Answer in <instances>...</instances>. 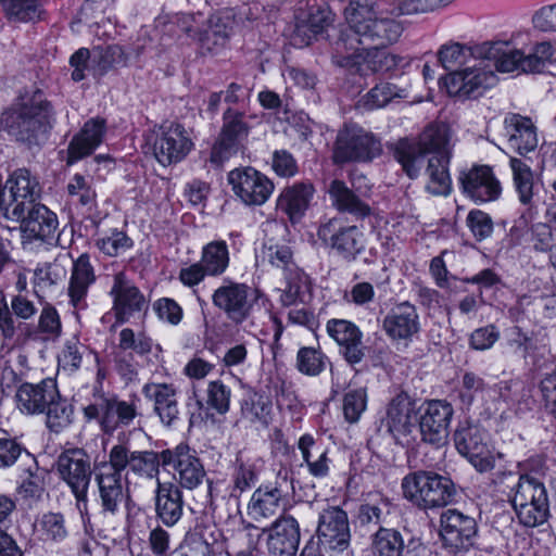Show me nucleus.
Masks as SVG:
<instances>
[{
    "mask_svg": "<svg viewBox=\"0 0 556 556\" xmlns=\"http://www.w3.org/2000/svg\"><path fill=\"white\" fill-rule=\"evenodd\" d=\"M138 399L122 401L117 397H103L99 403L84 408L88 420L97 419L103 432L112 434L121 426H129L138 416Z\"/></svg>",
    "mask_w": 556,
    "mask_h": 556,
    "instance_id": "obj_13",
    "label": "nucleus"
},
{
    "mask_svg": "<svg viewBox=\"0 0 556 556\" xmlns=\"http://www.w3.org/2000/svg\"><path fill=\"white\" fill-rule=\"evenodd\" d=\"M326 330L348 363L357 364L364 358L363 332L354 323L333 318L327 321Z\"/></svg>",
    "mask_w": 556,
    "mask_h": 556,
    "instance_id": "obj_25",
    "label": "nucleus"
},
{
    "mask_svg": "<svg viewBox=\"0 0 556 556\" xmlns=\"http://www.w3.org/2000/svg\"><path fill=\"white\" fill-rule=\"evenodd\" d=\"M270 402L260 395H254L245 400L241 406L243 419L253 425L266 427L270 421Z\"/></svg>",
    "mask_w": 556,
    "mask_h": 556,
    "instance_id": "obj_58",
    "label": "nucleus"
},
{
    "mask_svg": "<svg viewBox=\"0 0 556 556\" xmlns=\"http://www.w3.org/2000/svg\"><path fill=\"white\" fill-rule=\"evenodd\" d=\"M109 294L112 298V311L118 324L127 323L148 309L146 296L124 273L113 276Z\"/></svg>",
    "mask_w": 556,
    "mask_h": 556,
    "instance_id": "obj_16",
    "label": "nucleus"
},
{
    "mask_svg": "<svg viewBox=\"0 0 556 556\" xmlns=\"http://www.w3.org/2000/svg\"><path fill=\"white\" fill-rule=\"evenodd\" d=\"M298 447L306 463L308 472L315 478H325L330 470V459L327 456V450L316 444L311 434H304L300 438Z\"/></svg>",
    "mask_w": 556,
    "mask_h": 556,
    "instance_id": "obj_44",
    "label": "nucleus"
},
{
    "mask_svg": "<svg viewBox=\"0 0 556 556\" xmlns=\"http://www.w3.org/2000/svg\"><path fill=\"white\" fill-rule=\"evenodd\" d=\"M257 258L263 263L283 270L285 275L300 270L293 262L291 249L283 243L268 241L263 244Z\"/></svg>",
    "mask_w": 556,
    "mask_h": 556,
    "instance_id": "obj_49",
    "label": "nucleus"
},
{
    "mask_svg": "<svg viewBox=\"0 0 556 556\" xmlns=\"http://www.w3.org/2000/svg\"><path fill=\"white\" fill-rule=\"evenodd\" d=\"M17 127L21 134H27V139L46 132L53 119L49 103L39 93L28 103L24 102L17 115Z\"/></svg>",
    "mask_w": 556,
    "mask_h": 556,
    "instance_id": "obj_30",
    "label": "nucleus"
},
{
    "mask_svg": "<svg viewBox=\"0 0 556 556\" xmlns=\"http://www.w3.org/2000/svg\"><path fill=\"white\" fill-rule=\"evenodd\" d=\"M206 17L202 13L180 14L177 16V24L181 31L202 47L207 43L208 31L205 29Z\"/></svg>",
    "mask_w": 556,
    "mask_h": 556,
    "instance_id": "obj_60",
    "label": "nucleus"
},
{
    "mask_svg": "<svg viewBox=\"0 0 556 556\" xmlns=\"http://www.w3.org/2000/svg\"><path fill=\"white\" fill-rule=\"evenodd\" d=\"M58 470L77 500L80 513L87 509V492L90 482V463L87 454L79 448L62 453L58 459Z\"/></svg>",
    "mask_w": 556,
    "mask_h": 556,
    "instance_id": "obj_12",
    "label": "nucleus"
},
{
    "mask_svg": "<svg viewBox=\"0 0 556 556\" xmlns=\"http://www.w3.org/2000/svg\"><path fill=\"white\" fill-rule=\"evenodd\" d=\"M553 63H556V47L549 41L536 42L532 51L526 54L525 72L540 73Z\"/></svg>",
    "mask_w": 556,
    "mask_h": 556,
    "instance_id": "obj_57",
    "label": "nucleus"
},
{
    "mask_svg": "<svg viewBox=\"0 0 556 556\" xmlns=\"http://www.w3.org/2000/svg\"><path fill=\"white\" fill-rule=\"evenodd\" d=\"M450 139V129L446 125H429L417 142L400 140L394 146L393 155L407 176L416 178L424 167L427 153H432V156L451 157Z\"/></svg>",
    "mask_w": 556,
    "mask_h": 556,
    "instance_id": "obj_3",
    "label": "nucleus"
},
{
    "mask_svg": "<svg viewBox=\"0 0 556 556\" xmlns=\"http://www.w3.org/2000/svg\"><path fill=\"white\" fill-rule=\"evenodd\" d=\"M376 7L377 0H350L344 9L349 28L341 31L333 47V60L338 65L359 63L357 58H363L362 53H356L363 46L359 33L366 31L367 24L376 17Z\"/></svg>",
    "mask_w": 556,
    "mask_h": 556,
    "instance_id": "obj_5",
    "label": "nucleus"
},
{
    "mask_svg": "<svg viewBox=\"0 0 556 556\" xmlns=\"http://www.w3.org/2000/svg\"><path fill=\"white\" fill-rule=\"evenodd\" d=\"M480 49H476V59H469L460 66L441 78L447 94L460 101L483 97L498 83L493 65L485 61Z\"/></svg>",
    "mask_w": 556,
    "mask_h": 556,
    "instance_id": "obj_2",
    "label": "nucleus"
},
{
    "mask_svg": "<svg viewBox=\"0 0 556 556\" xmlns=\"http://www.w3.org/2000/svg\"><path fill=\"white\" fill-rule=\"evenodd\" d=\"M328 193L332 205L343 213H349L356 218H366L371 215L370 205L355 194L344 181L334 179L329 184Z\"/></svg>",
    "mask_w": 556,
    "mask_h": 556,
    "instance_id": "obj_37",
    "label": "nucleus"
},
{
    "mask_svg": "<svg viewBox=\"0 0 556 556\" xmlns=\"http://www.w3.org/2000/svg\"><path fill=\"white\" fill-rule=\"evenodd\" d=\"M142 394L153 403V409L162 424L170 426L178 419L179 408L175 384L154 381L147 382L142 387Z\"/></svg>",
    "mask_w": 556,
    "mask_h": 556,
    "instance_id": "obj_28",
    "label": "nucleus"
},
{
    "mask_svg": "<svg viewBox=\"0 0 556 556\" xmlns=\"http://www.w3.org/2000/svg\"><path fill=\"white\" fill-rule=\"evenodd\" d=\"M453 406L443 400L426 402L420 409L419 430L422 441L441 446L446 443Z\"/></svg>",
    "mask_w": 556,
    "mask_h": 556,
    "instance_id": "obj_19",
    "label": "nucleus"
},
{
    "mask_svg": "<svg viewBox=\"0 0 556 556\" xmlns=\"http://www.w3.org/2000/svg\"><path fill=\"white\" fill-rule=\"evenodd\" d=\"M250 127L243 121V114L228 109L223 116V127L219 137L212 148L211 163L222 165L236 155L241 143L248 138Z\"/></svg>",
    "mask_w": 556,
    "mask_h": 556,
    "instance_id": "obj_17",
    "label": "nucleus"
},
{
    "mask_svg": "<svg viewBox=\"0 0 556 556\" xmlns=\"http://www.w3.org/2000/svg\"><path fill=\"white\" fill-rule=\"evenodd\" d=\"M118 346L124 351L131 350L138 355H146L152 352L154 342L143 331L136 332L131 328H123L118 334Z\"/></svg>",
    "mask_w": 556,
    "mask_h": 556,
    "instance_id": "obj_59",
    "label": "nucleus"
},
{
    "mask_svg": "<svg viewBox=\"0 0 556 556\" xmlns=\"http://www.w3.org/2000/svg\"><path fill=\"white\" fill-rule=\"evenodd\" d=\"M55 399H59V390L52 379H45L36 384L25 382L17 388L15 394L17 408L27 415L45 413L49 403Z\"/></svg>",
    "mask_w": 556,
    "mask_h": 556,
    "instance_id": "obj_26",
    "label": "nucleus"
},
{
    "mask_svg": "<svg viewBox=\"0 0 556 556\" xmlns=\"http://www.w3.org/2000/svg\"><path fill=\"white\" fill-rule=\"evenodd\" d=\"M463 192L476 203L496 201L502 194L500 180L488 165L472 166L459 175Z\"/></svg>",
    "mask_w": 556,
    "mask_h": 556,
    "instance_id": "obj_21",
    "label": "nucleus"
},
{
    "mask_svg": "<svg viewBox=\"0 0 556 556\" xmlns=\"http://www.w3.org/2000/svg\"><path fill=\"white\" fill-rule=\"evenodd\" d=\"M488 434L471 420H463L454 432V443L457 451L480 472L494 468L495 457L486 443Z\"/></svg>",
    "mask_w": 556,
    "mask_h": 556,
    "instance_id": "obj_9",
    "label": "nucleus"
},
{
    "mask_svg": "<svg viewBox=\"0 0 556 556\" xmlns=\"http://www.w3.org/2000/svg\"><path fill=\"white\" fill-rule=\"evenodd\" d=\"M94 479L102 511L111 515L117 514L127 497L122 471L108 457V460L96 465Z\"/></svg>",
    "mask_w": 556,
    "mask_h": 556,
    "instance_id": "obj_18",
    "label": "nucleus"
},
{
    "mask_svg": "<svg viewBox=\"0 0 556 556\" xmlns=\"http://www.w3.org/2000/svg\"><path fill=\"white\" fill-rule=\"evenodd\" d=\"M404 497L420 509L447 506L456 495L453 481L433 471H416L402 480Z\"/></svg>",
    "mask_w": 556,
    "mask_h": 556,
    "instance_id": "obj_4",
    "label": "nucleus"
},
{
    "mask_svg": "<svg viewBox=\"0 0 556 556\" xmlns=\"http://www.w3.org/2000/svg\"><path fill=\"white\" fill-rule=\"evenodd\" d=\"M14 205L24 203V206L35 205V201L40 197L41 187L38 179L26 168L14 170L5 182Z\"/></svg>",
    "mask_w": 556,
    "mask_h": 556,
    "instance_id": "obj_39",
    "label": "nucleus"
},
{
    "mask_svg": "<svg viewBox=\"0 0 556 556\" xmlns=\"http://www.w3.org/2000/svg\"><path fill=\"white\" fill-rule=\"evenodd\" d=\"M509 167L513 187L519 202L531 207L535 195V177L530 164L522 159L513 156L509 159Z\"/></svg>",
    "mask_w": 556,
    "mask_h": 556,
    "instance_id": "obj_41",
    "label": "nucleus"
},
{
    "mask_svg": "<svg viewBox=\"0 0 556 556\" xmlns=\"http://www.w3.org/2000/svg\"><path fill=\"white\" fill-rule=\"evenodd\" d=\"M505 136L510 149L523 155L539 144L538 131L531 118L520 114H509L504 119Z\"/></svg>",
    "mask_w": 556,
    "mask_h": 556,
    "instance_id": "obj_29",
    "label": "nucleus"
},
{
    "mask_svg": "<svg viewBox=\"0 0 556 556\" xmlns=\"http://www.w3.org/2000/svg\"><path fill=\"white\" fill-rule=\"evenodd\" d=\"M266 534L268 556H295L300 542L298 521L290 515L276 519L270 527L262 529L256 536Z\"/></svg>",
    "mask_w": 556,
    "mask_h": 556,
    "instance_id": "obj_23",
    "label": "nucleus"
},
{
    "mask_svg": "<svg viewBox=\"0 0 556 556\" xmlns=\"http://www.w3.org/2000/svg\"><path fill=\"white\" fill-rule=\"evenodd\" d=\"M382 327L392 340H410L420 331L416 307L409 302L396 304L386 315Z\"/></svg>",
    "mask_w": 556,
    "mask_h": 556,
    "instance_id": "obj_27",
    "label": "nucleus"
},
{
    "mask_svg": "<svg viewBox=\"0 0 556 556\" xmlns=\"http://www.w3.org/2000/svg\"><path fill=\"white\" fill-rule=\"evenodd\" d=\"M317 235L323 242L329 244L348 261L355 260L356 255L365 249L366 240L363 230L355 225L338 227V220L334 218L320 225Z\"/></svg>",
    "mask_w": 556,
    "mask_h": 556,
    "instance_id": "obj_20",
    "label": "nucleus"
},
{
    "mask_svg": "<svg viewBox=\"0 0 556 556\" xmlns=\"http://www.w3.org/2000/svg\"><path fill=\"white\" fill-rule=\"evenodd\" d=\"M478 532L476 520L457 509H446L440 517V535L453 548H466Z\"/></svg>",
    "mask_w": 556,
    "mask_h": 556,
    "instance_id": "obj_24",
    "label": "nucleus"
},
{
    "mask_svg": "<svg viewBox=\"0 0 556 556\" xmlns=\"http://www.w3.org/2000/svg\"><path fill=\"white\" fill-rule=\"evenodd\" d=\"M149 142L155 160L163 166L181 162L194 148L190 132L177 123L155 128Z\"/></svg>",
    "mask_w": 556,
    "mask_h": 556,
    "instance_id": "obj_7",
    "label": "nucleus"
},
{
    "mask_svg": "<svg viewBox=\"0 0 556 556\" xmlns=\"http://www.w3.org/2000/svg\"><path fill=\"white\" fill-rule=\"evenodd\" d=\"M96 275L90 264L89 256L81 254L74 263L67 287L70 304L75 309L87 308V295L90 286L94 282Z\"/></svg>",
    "mask_w": 556,
    "mask_h": 556,
    "instance_id": "obj_33",
    "label": "nucleus"
},
{
    "mask_svg": "<svg viewBox=\"0 0 556 556\" xmlns=\"http://www.w3.org/2000/svg\"><path fill=\"white\" fill-rule=\"evenodd\" d=\"M329 359L320 348L302 346L296 353L295 367L305 376L317 377L325 371Z\"/></svg>",
    "mask_w": 556,
    "mask_h": 556,
    "instance_id": "obj_53",
    "label": "nucleus"
},
{
    "mask_svg": "<svg viewBox=\"0 0 556 556\" xmlns=\"http://www.w3.org/2000/svg\"><path fill=\"white\" fill-rule=\"evenodd\" d=\"M105 134V122L91 118L85 123L68 147V163H73L91 154L100 146Z\"/></svg>",
    "mask_w": 556,
    "mask_h": 556,
    "instance_id": "obj_36",
    "label": "nucleus"
},
{
    "mask_svg": "<svg viewBox=\"0 0 556 556\" xmlns=\"http://www.w3.org/2000/svg\"><path fill=\"white\" fill-rule=\"evenodd\" d=\"M155 513L166 527H174L181 519L184 514L182 492L174 482L157 480Z\"/></svg>",
    "mask_w": 556,
    "mask_h": 556,
    "instance_id": "obj_32",
    "label": "nucleus"
},
{
    "mask_svg": "<svg viewBox=\"0 0 556 556\" xmlns=\"http://www.w3.org/2000/svg\"><path fill=\"white\" fill-rule=\"evenodd\" d=\"M227 182L235 198L245 206L264 205L275 190L271 179L252 166L231 169Z\"/></svg>",
    "mask_w": 556,
    "mask_h": 556,
    "instance_id": "obj_8",
    "label": "nucleus"
},
{
    "mask_svg": "<svg viewBox=\"0 0 556 556\" xmlns=\"http://www.w3.org/2000/svg\"><path fill=\"white\" fill-rule=\"evenodd\" d=\"M381 152V142L372 132L357 126H348L337 137L334 159L337 162H367Z\"/></svg>",
    "mask_w": 556,
    "mask_h": 556,
    "instance_id": "obj_11",
    "label": "nucleus"
},
{
    "mask_svg": "<svg viewBox=\"0 0 556 556\" xmlns=\"http://www.w3.org/2000/svg\"><path fill=\"white\" fill-rule=\"evenodd\" d=\"M332 22L331 12L327 8H311L308 13L295 17L293 41L296 46H307Z\"/></svg>",
    "mask_w": 556,
    "mask_h": 556,
    "instance_id": "obj_35",
    "label": "nucleus"
},
{
    "mask_svg": "<svg viewBox=\"0 0 556 556\" xmlns=\"http://www.w3.org/2000/svg\"><path fill=\"white\" fill-rule=\"evenodd\" d=\"M404 542L400 532L380 528L372 539L375 556H402Z\"/></svg>",
    "mask_w": 556,
    "mask_h": 556,
    "instance_id": "obj_56",
    "label": "nucleus"
},
{
    "mask_svg": "<svg viewBox=\"0 0 556 556\" xmlns=\"http://www.w3.org/2000/svg\"><path fill=\"white\" fill-rule=\"evenodd\" d=\"M315 194L309 182H296L281 190L277 198V210L288 216L291 223L300 222L308 210Z\"/></svg>",
    "mask_w": 556,
    "mask_h": 556,
    "instance_id": "obj_31",
    "label": "nucleus"
},
{
    "mask_svg": "<svg viewBox=\"0 0 556 556\" xmlns=\"http://www.w3.org/2000/svg\"><path fill=\"white\" fill-rule=\"evenodd\" d=\"M366 31H361L363 42L374 48H383L395 42L402 34V26L391 18H374L368 24Z\"/></svg>",
    "mask_w": 556,
    "mask_h": 556,
    "instance_id": "obj_42",
    "label": "nucleus"
},
{
    "mask_svg": "<svg viewBox=\"0 0 556 556\" xmlns=\"http://www.w3.org/2000/svg\"><path fill=\"white\" fill-rule=\"evenodd\" d=\"M108 457L113 460L119 470L126 471L143 479H159L161 453L154 451H131L125 443L114 444L109 451Z\"/></svg>",
    "mask_w": 556,
    "mask_h": 556,
    "instance_id": "obj_14",
    "label": "nucleus"
},
{
    "mask_svg": "<svg viewBox=\"0 0 556 556\" xmlns=\"http://www.w3.org/2000/svg\"><path fill=\"white\" fill-rule=\"evenodd\" d=\"M407 97V91L394 84L382 81L372 87L365 96L361 103L367 110L382 109L395 99Z\"/></svg>",
    "mask_w": 556,
    "mask_h": 556,
    "instance_id": "obj_52",
    "label": "nucleus"
},
{
    "mask_svg": "<svg viewBox=\"0 0 556 556\" xmlns=\"http://www.w3.org/2000/svg\"><path fill=\"white\" fill-rule=\"evenodd\" d=\"M450 157L431 156L428 160L426 189L433 195H447L452 189V180L448 174Z\"/></svg>",
    "mask_w": 556,
    "mask_h": 556,
    "instance_id": "obj_48",
    "label": "nucleus"
},
{
    "mask_svg": "<svg viewBox=\"0 0 556 556\" xmlns=\"http://www.w3.org/2000/svg\"><path fill=\"white\" fill-rule=\"evenodd\" d=\"M65 276L66 268L56 261L38 265L33 277L35 293L38 296H43L53 287L62 282Z\"/></svg>",
    "mask_w": 556,
    "mask_h": 556,
    "instance_id": "obj_51",
    "label": "nucleus"
},
{
    "mask_svg": "<svg viewBox=\"0 0 556 556\" xmlns=\"http://www.w3.org/2000/svg\"><path fill=\"white\" fill-rule=\"evenodd\" d=\"M10 217L21 220V228L29 239L46 240L58 227L55 214L41 204L24 206V203H17L12 207Z\"/></svg>",
    "mask_w": 556,
    "mask_h": 556,
    "instance_id": "obj_22",
    "label": "nucleus"
},
{
    "mask_svg": "<svg viewBox=\"0 0 556 556\" xmlns=\"http://www.w3.org/2000/svg\"><path fill=\"white\" fill-rule=\"evenodd\" d=\"M34 531L43 543H61L68 535L64 516L52 511L45 513L36 519Z\"/></svg>",
    "mask_w": 556,
    "mask_h": 556,
    "instance_id": "obj_47",
    "label": "nucleus"
},
{
    "mask_svg": "<svg viewBox=\"0 0 556 556\" xmlns=\"http://www.w3.org/2000/svg\"><path fill=\"white\" fill-rule=\"evenodd\" d=\"M125 61V52L118 45L97 46L92 49V63L101 73Z\"/></svg>",
    "mask_w": 556,
    "mask_h": 556,
    "instance_id": "obj_63",
    "label": "nucleus"
},
{
    "mask_svg": "<svg viewBox=\"0 0 556 556\" xmlns=\"http://www.w3.org/2000/svg\"><path fill=\"white\" fill-rule=\"evenodd\" d=\"M201 265L206 269L210 277L222 276L229 267L230 253L226 241L213 240L201 249Z\"/></svg>",
    "mask_w": 556,
    "mask_h": 556,
    "instance_id": "obj_45",
    "label": "nucleus"
},
{
    "mask_svg": "<svg viewBox=\"0 0 556 556\" xmlns=\"http://www.w3.org/2000/svg\"><path fill=\"white\" fill-rule=\"evenodd\" d=\"M45 413L47 427L55 433L64 431L73 422V407L66 400L62 399L60 394L59 399L49 403Z\"/></svg>",
    "mask_w": 556,
    "mask_h": 556,
    "instance_id": "obj_54",
    "label": "nucleus"
},
{
    "mask_svg": "<svg viewBox=\"0 0 556 556\" xmlns=\"http://www.w3.org/2000/svg\"><path fill=\"white\" fill-rule=\"evenodd\" d=\"M511 504L519 521L526 527L544 523L549 515L547 492L543 483L522 476L513 488Z\"/></svg>",
    "mask_w": 556,
    "mask_h": 556,
    "instance_id": "obj_6",
    "label": "nucleus"
},
{
    "mask_svg": "<svg viewBox=\"0 0 556 556\" xmlns=\"http://www.w3.org/2000/svg\"><path fill=\"white\" fill-rule=\"evenodd\" d=\"M485 61L493 65L495 74L511 73L516 70L525 72L526 54L519 50L511 48L506 41H485L479 48Z\"/></svg>",
    "mask_w": 556,
    "mask_h": 556,
    "instance_id": "obj_34",
    "label": "nucleus"
},
{
    "mask_svg": "<svg viewBox=\"0 0 556 556\" xmlns=\"http://www.w3.org/2000/svg\"><path fill=\"white\" fill-rule=\"evenodd\" d=\"M162 465L170 466L174 477L180 486L194 490L202 484L206 472L197 453L187 444H178L174 448L161 452Z\"/></svg>",
    "mask_w": 556,
    "mask_h": 556,
    "instance_id": "obj_15",
    "label": "nucleus"
},
{
    "mask_svg": "<svg viewBox=\"0 0 556 556\" xmlns=\"http://www.w3.org/2000/svg\"><path fill=\"white\" fill-rule=\"evenodd\" d=\"M5 16L12 22L28 23L40 18L46 0H0Z\"/></svg>",
    "mask_w": 556,
    "mask_h": 556,
    "instance_id": "obj_50",
    "label": "nucleus"
},
{
    "mask_svg": "<svg viewBox=\"0 0 556 556\" xmlns=\"http://www.w3.org/2000/svg\"><path fill=\"white\" fill-rule=\"evenodd\" d=\"M362 48V46H359ZM364 49L356 53H362L363 58H357L359 63L341 65L342 67L355 68L361 74L370 72H388L397 65V58L388 51L367 46L363 42Z\"/></svg>",
    "mask_w": 556,
    "mask_h": 556,
    "instance_id": "obj_43",
    "label": "nucleus"
},
{
    "mask_svg": "<svg viewBox=\"0 0 556 556\" xmlns=\"http://www.w3.org/2000/svg\"><path fill=\"white\" fill-rule=\"evenodd\" d=\"M212 303L236 325L269 312L268 299L261 290L229 278L213 291Z\"/></svg>",
    "mask_w": 556,
    "mask_h": 556,
    "instance_id": "obj_1",
    "label": "nucleus"
},
{
    "mask_svg": "<svg viewBox=\"0 0 556 556\" xmlns=\"http://www.w3.org/2000/svg\"><path fill=\"white\" fill-rule=\"evenodd\" d=\"M235 26V14L230 9L220 10L205 22V29L208 31L207 43L203 48L214 50L216 47L224 46Z\"/></svg>",
    "mask_w": 556,
    "mask_h": 556,
    "instance_id": "obj_46",
    "label": "nucleus"
},
{
    "mask_svg": "<svg viewBox=\"0 0 556 556\" xmlns=\"http://www.w3.org/2000/svg\"><path fill=\"white\" fill-rule=\"evenodd\" d=\"M415 407L407 394L396 395L387 409L386 426L394 435L407 434L414 426Z\"/></svg>",
    "mask_w": 556,
    "mask_h": 556,
    "instance_id": "obj_40",
    "label": "nucleus"
},
{
    "mask_svg": "<svg viewBox=\"0 0 556 556\" xmlns=\"http://www.w3.org/2000/svg\"><path fill=\"white\" fill-rule=\"evenodd\" d=\"M257 481V470L253 463L239 462L232 473V486L230 495L239 497L250 490Z\"/></svg>",
    "mask_w": 556,
    "mask_h": 556,
    "instance_id": "obj_61",
    "label": "nucleus"
},
{
    "mask_svg": "<svg viewBox=\"0 0 556 556\" xmlns=\"http://www.w3.org/2000/svg\"><path fill=\"white\" fill-rule=\"evenodd\" d=\"M287 287L280 295L283 306H294L302 301V293L308 286V277L302 270H294V274L287 275Z\"/></svg>",
    "mask_w": 556,
    "mask_h": 556,
    "instance_id": "obj_64",
    "label": "nucleus"
},
{
    "mask_svg": "<svg viewBox=\"0 0 556 556\" xmlns=\"http://www.w3.org/2000/svg\"><path fill=\"white\" fill-rule=\"evenodd\" d=\"M481 48V43L467 46L459 42H450L443 45L439 52V61L445 68L464 66L469 59H476V49Z\"/></svg>",
    "mask_w": 556,
    "mask_h": 556,
    "instance_id": "obj_55",
    "label": "nucleus"
},
{
    "mask_svg": "<svg viewBox=\"0 0 556 556\" xmlns=\"http://www.w3.org/2000/svg\"><path fill=\"white\" fill-rule=\"evenodd\" d=\"M283 501L281 490L274 484L258 486L248 504V515L255 521L273 517Z\"/></svg>",
    "mask_w": 556,
    "mask_h": 556,
    "instance_id": "obj_38",
    "label": "nucleus"
},
{
    "mask_svg": "<svg viewBox=\"0 0 556 556\" xmlns=\"http://www.w3.org/2000/svg\"><path fill=\"white\" fill-rule=\"evenodd\" d=\"M317 535L321 548L336 556H350V525L346 513L338 506H328L319 514Z\"/></svg>",
    "mask_w": 556,
    "mask_h": 556,
    "instance_id": "obj_10",
    "label": "nucleus"
},
{
    "mask_svg": "<svg viewBox=\"0 0 556 556\" xmlns=\"http://www.w3.org/2000/svg\"><path fill=\"white\" fill-rule=\"evenodd\" d=\"M231 390L220 380H213L206 388V406L219 415H225L230 407Z\"/></svg>",
    "mask_w": 556,
    "mask_h": 556,
    "instance_id": "obj_62",
    "label": "nucleus"
}]
</instances>
